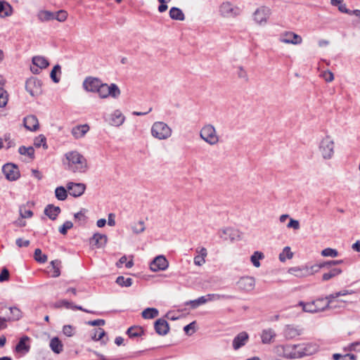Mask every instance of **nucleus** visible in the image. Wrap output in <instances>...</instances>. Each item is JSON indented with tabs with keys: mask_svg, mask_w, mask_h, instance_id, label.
<instances>
[{
	"mask_svg": "<svg viewBox=\"0 0 360 360\" xmlns=\"http://www.w3.org/2000/svg\"><path fill=\"white\" fill-rule=\"evenodd\" d=\"M277 352L283 353L288 359H300L309 356L319 350V346L315 343H303L293 345H280L276 347Z\"/></svg>",
	"mask_w": 360,
	"mask_h": 360,
	"instance_id": "f257e3e1",
	"label": "nucleus"
},
{
	"mask_svg": "<svg viewBox=\"0 0 360 360\" xmlns=\"http://www.w3.org/2000/svg\"><path fill=\"white\" fill-rule=\"evenodd\" d=\"M63 165L65 169L74 174H84L88 170L86 159L76 150L70 151L65 154Z\"/></svg>",
	"mask_w": 360,
	"mask_h": 360,
	"instance_id": "f03ea898",
	"label": "nucleus"
},
{
	"mask_svg": "<svg viewBox=\"0 0 360 360\" xmlns=\"http://www.w3.org/2000/svg\"><path fill=\"white\" fill-rule=\"evenodd\" d=\"M150 133L153 138L163 141L172 136V129L167 123L157 121L152 124Z\"/></svg>",
	"mask_w": 360,
	"mask_h": 360,
	"instance_id": "7ed1b4c3",
	"label": "nucleus"
},
{
	"mask_svg": "<svg viewBox=\"0 0 360 360\" xmlns=\"http://www.w3.org/2000/svg\"><path fill=\"white\" fill-rule=\"evenodd\" d=\"M200 137L210 146L217 145L219 141V136L215 127L211 124H205L200 131Z\"/></svg>",
	"mask_w": 360,
	"mask_h": 360,
	"instance_id": "20e7f679",
	"label": "nucleus"
},
{
	"mask_svg": "<svg viewBox=\"0 0 360 360\" xmlns=\"http://www.w3.org/2000/svg\"><path fill=\"white\" fill-rule=\"evenodd\" d=\"M335 143L330 136L323 138L319 146V150L324 160H330L334 155Z\"/></svg>",
	"mask_w": 360,
	"mask_h": 360,
	"instance_id": "39448f33",
	"label": "nucleus"
},
{
	"mask_svg": "<svg viewBox=\"0 0 360 360\" xmlns=\"http://www.w3.org/2000/svg\"><path fill=\"white\" fill-rule=\"evenodd\" d=\"M219 12L223 18H234L240 15L241 9L229 1H225L219 6Z\"/></svg>",
	"mask_w": 360,
	"mask_h": 360,
	"instance_id": "423d86ee",
	"label": "nucleus"
},
{
	"mask_svg": "<svg viewBox=\"0 0 360 360\" xmlns=\"http://www.w3.org/2000/svg\"><path fill=\"white\" fill-rule=\"evenodd\" d=\"M96 92L101 98H105L108 96L117 98L120 95V90L115 84L108 85L101 83Z\"/></svg>",
	"mask_w": 360,
	"mask_h": 360,
	"instance_id": "0eeeda50",
	"label": "nucleus"
},
{
	"mask_svg": "<svg viewBox=\"0 0 360 360\" xmlns=\"http://www.w3.org/2000/svg\"><path fill=\"white\" fill-rule=\"evenodd\" d=\"M271 15V9L266 6H261L253 13V20L257 25H262L267 22Z\"/></svg>",
	"mask_w": 360,
	"mask_h": 360,
	"instance_id": "6e6552de",
	"label": "nucleus"
},
{
	"mask_svg": "<svg viewBox=\"0 0 360 360\" xmlns=\"http://www.w3.org/2000/svg\"><path fill=\"white\" fill-rule=\"evenodd\" d=\"M2 172L7 180L13 181L18 180L20 176L18 167L13 163H6L2 167Z\"/></svg>",
	"mask_w": 360,
	"mask_h": 360,
	"instance_id": "1a4fd4ad",
	"label": "nucleus"
},
{
	"mask_svg": "<svg viewBox=\"0 0 360 360\" xmlns=\"http://www.w3.org/2000/svg\"><path fill=\"white\" fill-rule=\"evenodd\" d=\"M25 89L32 96H38L41 93V82L36 77H31L26 81Z\"/></svg>",
	"mask_w": 360,
	"mask_h": 360,
	"instance_id": "9d476101",
	"label": "nucleus"
},
{
	"mask_svg": "<svg viewBox=\"0 0 360 360\" xmlns=\"http://www.w3.org/2000/svg\"><path fill=\"white\" fill-rule=\"evenodd\" d=\"M105 120L111 126L120 127L124 123L125 117L120 110H115L111 114L105 117Z\"/></svg>",
	"mask_w": 360,
	"mask_h": 360,
	"instance_id": "9b49d317",
	"label": "nucleus"
},
{
	"mask_svg": "<svg viewBox=\"0 0 360 360\" xmlns=\"http://www.w3.org/2000/svg\"><path fill=\"white\" fill-rule=\"evenodd\" d=\"M237 285L240 291L250 292L255 287V279L252 276H243L239 279Z\"/></svg>",
	"mask_w": 360,
	"mask_h": 360,
	"instance_id": "f8f14e48",
	"label": "nucleus"
},
{
	"mask_svg": "<svg viewBox=\"0 0 360 360\" xmlns=\"http://www.w3.org/2000/svg\"><path fill=\"white\" fill-rule=\"evenodd\" d=\"M169 262L163 255L157 256L150 264V269L152 271L156 272L167 269Z\"/></svg>",
	"mask_w": 360,
	"mask_h": 360,
	"instance_id": "ddd939ff",
	"label": "nucleus"
},
{
	"mask_svg": "<svg viewBox=\"0 0 360 360\" xmlns=\"http://www.w3.org/2000/svg\"><path fill=\"white\" fill-rule=\"evenodd\" d=\"M279 41L284 44L297 45L302 42V39L292 32H285L280 35Z\"/></svg>",
	"mask_w": 360,
	"mask_h": 360,
	"instance_id": "4468645a",
	"label": "nucleus"
},
{
	"mask_svg": "<svg viewBox=\"0 0 360 360\" xmlns=\"http://www.w3.org/2000/svg\"><path fill=\"white\" fill-rule=\"evenodd\" d=\"M67 188L70 195L77 198L84 193L86 186L82 183L69 182L67 184Z\"/></svg>",
	"mask_w": 360,
	"mask_h": 360,
	"instance_id": "2eb2a0df",
	"label": "nucleus"
},
{
	"mask_svg": "<svg viewBox=\"0 0 360 360\" xmlns=\"http://www.w3.org/2000/svg\"><path fill=\"white\" fill-rule=\"evenodd\" d=\"M101 83L98 78L89 77L83 82V87L86 91L96 92Z\"/></svg>",
	"mask_w": 360,
	"mask_h": 360,
	"instance_id": "dca6fc26",
	"label": "nucleus"
},
{
	"mask_svg": "<svg viewBox=\"0 0 360 360\" xmlns=\"http://www.w3.org/2000/svg\"><path fill=\"white\" fill-rule=\"evenodd\" d=\"M276 337L275 330L271 328L262 330L260 334L261 341L264 345L271 344Z\"/></svg>",
	"mask_w": 360,
	"mask_h": 360,
	"instance_id": "f3484780",
	"label": "nucleus"
},
{
	"mask_svg": "<svg viewBox=\"0 0 360 360\" xmlns=\"http://www.w3.org/2000/svg\"><path fill=\"white\" fill-rule=\"evenodd\" d=\"M248 339H249V335L246 332L243 331V332L238 333L233 340V343H232L233 348L235 350L239 349L240 347L245 345Z\"/></svg>",
	"mask_w": 360,
	"mask_h": 360,
	"instance_id": "a211bd4d",
	"label": "nucleus"
},
{
	"mask_svg": "<svg viewBox=\"0 0 360 360\" xmlns=\"http://www.w3.org/2000/svg\"><path fill=\"white\" fill-rule=\"evenodd\" d=\"M24 127L31 131H35L39 129V124L36 116L30 115L23 120Z\"/></svg>",
	"mask_w": 360,
	"mask_h": 360,
	"instance_id": "6ab92c4d",
	"label": "nucleus"
},
{
	"mask_svg": "<svg viewBox=\"0 0 360 360\" xmlns=\"http://www.w3.org/2000/svg\"><path fill=\"white\" fill-rule=\"evenodd\" d=\"M155 332L160 335H165L169 330V326L167 321L163 319H158L154 324Z\"/></svg>",
	"mask_w": 360,
	"mask_h": 360,
	"instance_id": "aec40b11",
	"label": "nucleus"
},
{
	"mask_svg": "<svg viewBox=\"0 0 360 360\" xmlns=\"http://www.w3.org/2000/svg\"><path fill=\"white\" fill-rule=\"evenodd\" d=\"M107 240L106 235L96 233L90 238V244L96 248H101L107 243Z\"/></svg>",
	"mask_w": 360,
	"mask_h": 360,
	"instance_id": "412c9836",
	"label": "nucleus"
},
{
	"mask_svg": "<svg viewBox=\"0 0 360 360\" xmlns=\"http://www.w3.org/2000/svg\"><path fill=\"white\" fill-rule=\"evenodd\" d=\"M30 340V338L28 336L22 337L18 343L15 346V352L18 353H21L22 354H25L29 352L30 349V345L27 344V342Z\"/></svg>",
	"mask_w": 360,
	"mask_h": 360,
	"instance_id": "4be33fe9",
	"label": "nucleus"
},
{
	"mask_svg": "<svg viewBox=\"0 0 360 360\" xmlns=\"http://www.w3.org/2000/svg\"><path fill=\"white\" fill-rule=\"evenodd\" d=\"M323 301V298L318 299L315 301L310 302H300L298 305L302 307V310L305 312L316 313L317 312L316 304L321 303Z\"/></svg>",
	"mask_w": 360,
	"mask_h": 360,
	"instance_id": "5701e85b",
	"label": "nucleus"
},
{
	"mask_svg": "<svg viewBox=\"0 0 360 360\" xmlns=\"http://www.w3.org/2000/svg\"><path fill=\"white\" fill-rule=\"evenodd\" d=\"M198 255L194 257V264L197 266H202L205 263V257L207 255V251L205 248L196 249Z\"/></svg>",
	"mask_w": 360,
	"mask_h": 360,
	"instance_id": "b1692460",
	"label": "nucleus"
},
{
	"mask_svg": "<svg viewBox=\"0 0 360 360\" xmlns=\"http://www.w3.org/2000/svg\"><path fill=\"white\" fill-rule=\"evenodd\" d=\"M60 208L53 205H48L44 209V214L51 220H55L60 212Z\"/></svg>",
	"mask_w": 360,
	"mask_h": 360,
	"instance_id": "393cba45",
	"label": "nucleus"
},
{
	"mask_svg": "<svg viewBox=\"0 0 360 360\" xmlns=\"http://www.w3.org/2000/svg\"><path fill=\"white\" fill-rule=\"evenodd\" d=\"M289 274L299 278L307 277V265L302 266H295L289 269Z\"/></svg>",
	"mask_w": 360,
	"mask_h": 360,
	"instance_id": "a878e982",
	"label": "nucleus"
},
{
	"mask_svg": "<svg viewBox=\"0 0 360 360\" xmlns=\"http://www.w3.org/2000/svg\"><path fill=\"white\" fill-rule=\"evenodd\" d=\"M89 127L87 124L78 125L72 129V134L76 139L84 136L89 131Z\"/></svg>",
	"mask_w": 360,
	"mask_h": 360,
	"instance_id": "bb28decb",
	"label": "nucleus"
},
{
	"mask_svg": "<svg viewBox=\"0 0 360 360\" xmlns=\"http://www.w3.org/2000/svg\"><path fill=\"white\" fill-rule=\"evenodd\" d=\"M49 346L56 354H60L63 349V345L57 337H54L51 340Z\"/></svg>",
	"mask_w": 360,
	"mask_h": 360,
	"instance_id": "cd10ccee",
	"label": "nucleus"
},
{
	"mask_svg": "<svg viewBox=\"0 0 360 360\" xmlns=\"http://www.w3.org/2000/svg\"><path fill=\"white\" fill-rule=\"evenodd\" d=\"M169 17L172 20L183 21L185 19V15L183 11L177 7H172L169 10Z\"/></svg>",
	"mask_w": 360,
	"mask_h": 360,
	"instance_id": "c85d7f7f",
	"label": "nucleus"
},
{
	"mask_svg": "<svg viewBox=\"0 0 360 360\" xmlns=\"http://www.w3.org/2000/svg\"><path fill=\"white\" fill-rule=\"evenodd\" d=\"M12 12H13V8L8 3H7L4 1H0V16L1 17L10 16L12 14Z\"/></svg>",
	"mask_w": 360,
	"mask_h": 360,
	"instance_id": "c756f323",
	"label": "nucleus"
},
{
	"mask_svg": "<svg viewBox=\"0 0 360 360\" xmlns=\"http://www.w3.org/2000/svg\"><path fill=\"white\" fill-rule=\"evenodd\" d=\"M32 63L34 66L39 69H44L49 65V61L43 56H34L32 58Z\"/></svg>",
	"mask_w": 360,
	"mask_h": 360,
	"instance_id": "7c9ffc66",
	"label": "nucleus"
},
{
	"mask_svg": "<svg viewBox=\"0 0 360 360\" xmlns=\"http://www.w3.org/2000/svg\"><path fill=\"white\" fill-rule=\"evenodd\" d=\"M159 314V311L155 308H146L145 309L142 313V317L145 319H151L157 317Z\"/></svg>",
	"mask_w": 360,
	"mask_h": 360,
	"instance_id": "2f4dec72",
	"label": "nucleus"
},
{
	"mask_svg": "<svg viewBox=\"0 0 360 360\" xmlns=\"http://www.w3.org/2000/svg\"><path fill=\"white\" fill-rule=\"evenodd\" d=\"M236 233H234V231L231 228H226L224 229H221L219 231V236L225 240H233L235 238Z\"/></svg>",
	"mask_w": 360,
	"mask_h": 360,
	"instance_id": "473e14b6",
	"label": "nucleus"
},
{
	"mask_svg": "<svg viewBox=\"0 0 360 360\" xmlns=\"http://www.w3.org/2000/svg\"><path fill=\"white\" fill-rule=\"evenodd\" d=\"M52 277L56 278L60 275L61 262L58 259L53 260L51 262Z\"/></svg>",
	"mask_w": 360,
	"mask_h": 360,
	"instance_id": "72a5a7b5",
	"label": "nucleus"
},
{
	"mask_svg": "<svg viewBox=\"0 0 360 360\" xmlns=\"http://www.w3.org/2000/svg\"><path fill=\"white\" fill-rule=\"evenodd\" d=\"M205 297L207 302L219 300H230L234 298L232 295L220 294H208L205 295Z\"/></svg>",
	"mask_w": 360,
	"mask_h": 360,
	"instance_id": "f704fd0d",
	"label": "nucleus"
},
{
	"mask_svg": "<svg viewBox=\"0 0 360 360\" xmlns=\"http://www.w3.org/2000/svg\"><path fill=\"white\" fill-rule=\"evenodd\" d=\"M38 19L41 22L53 20V12L49 11H40L37 14Z\"/></svg>",
	"mask_w": 360,
	"mask_h": 360,
	"instance_id": "c9c22d12",
	"label": "nucleus"
},
{
	"mask_svg": "<svg viewBox=\"0 0 360 360\" xmlns=\"http://www.w3.org/2000/svg\"><path fill=\"white\" fill-rule=\"evenodd\" d=\"M342 273V270L339 268H333L329 272L325 273L322 276V280L324 281H328Z\"/></svg>",
	"mask_w": 360,
	"mask_h": 360,
	"instance_id": "e433bc0d",
	"label": "nucleus"
},
{
	"mask_svg": "<svg viewBox=\"0 0 360 360\" xmlns=\"http://www.w3.org/2000/svg\"><path fill=\"white\" fill-rule=\"evenodd\" d=\"M18 152L20 155H27L31 159H34V150L32 146L25 147L24 146H20L18 148Z\"/></svg>",
	"mask_w": 360,
	"mask_h": 360,
	"instance_id": "4c0bfd02",
	"label": "nucleus"
},
{
	"mask_svg": "<svg viewBox=\"0 0 360 360\" xmlns=\"http://www.w3.org/2000/svg\"><path fill=\"white\" fill-rule=\"evenodd\" d=\"M264 257V254L261 252L256 251L250 257L251 262L255 267L260 266L259 260Z\"/></svg>",
	"mask_w": 360,
	"mask_h": 360,
	"instance_id": "58836bf2",
	"label": "nucleus"
},
{
	"mask_svg": "<svg viewBox=\"0 0 360 360\" xmlns=\"http://www.w3.org/2000/svg\"><path fill=\"white\" fill-rule=\"evenodd\" d=\"M55 195L58 200H65L68 197L67 191L63 186H58L55 190Z\"/></svg>",
	"mask_w": 360,
	"mask_h": 360,
	"instance_id": "ea45409f",
	"label": "nucleus"
},
{
	"mask_svg": "<svg viewBox=\"0 0 360 360\" xmlns=\"http://www.w3.org/2000/svg\"><path fill=\"white\" fill-rule=\"evenodd\" d=\"M293 257V253L290 250V248L286 246L283 248L281 253L279 255V259L281 262H285L286 259H291Z\"/></svg>",
	"mask_w": 360,
	"mask_h": 360,
	"instance_id": "a19ab883",
	"label": "nucleus"
},
{
	"mask_svg": "<svg viewBox=\"0 0 360 360\" xmlns=\"http://www.w3.org/2000/svg\"><path fill=\"white\" fill-rule=\"evenodd\" d=\"M206 302H207L206 297L202 296V297H198L196 300L187 302L186 304L187 305L190 304L193 309H195L198 307H199L200 305L205 304Z\"/></svg>",
	"mask_w": 360,
	"mask_h": 360,
	"instance_id": "79ce46f5",
	"label": "nucleus"
},
{
	"mask_svg": "<svg viewBox=\"0 0 360 360\" xmlns=\"http://www.w3.org/2000/svg\"><path fill=\"white\" fill-rule=\"evenodd\" d=\"M34 145L37 148H39L41 146H43L44 148H46V149L48 148L47 144H46V139L42 134H40L39 136H38L37 137L35 138V139L34 141Z\"/></svg>",
	"mask_w": 360,
	"mask_h": 360,
	"instance_id": "37998d69",
	"label": "nucleus"
},
{
	"mask_svg": "<svg viewBox=\"0 0 360 360\" xmlns=\"http://www.w3.org/2000/svg\"><path fill=\"white\" fill-rule=\"evenodd\" d=\"M116 283L122 287H129L132 285V279L131 278H125L122 276H120L116 279Z\"/></svg>",
	"mask_w": 360,
	"mask_h": 360,
	"instance_id": "c03bdc74",
	"label": "nucleus"
},
{
	"mask_svg": "<svg viewBox=\"0 0 360 360\" xmlns=\"http://www.w3.org/2000/svg\"><path fill=\"white\" fill-rule=\"evenodd\" d=\"M322 268H325L323 262L320 263V264H315L311 266L307 265V271H308L307 276L313 275L314 274L319 271L320 269Z\"/></svg>",
	"mask_w": 360,
	"mask_h": 360,
	"instance_id": "a18cd8bd",
	"label": "nucleus"
},
{
	"mask_svg": "<svg viewBox=\"0 0 360 360\" xmlns=\"http://www.w3.org/2000/svg\"><path fill=\"white\" fill-rule=\"evenodd\" d=\"M8 95L3 86H0V108H4L6 105L8 101Z\"/></svg>",
	"mask_w": 360,
	"mask_h": 360,
	"instance_id": "49530a36",
	"label": "nucleus"
},
{
	"mask_svg": "<svg viewBox=\"0 0 360 360\" xmlns=\"http://www.w3.org/2000/svg\"><path fill=\"white\" fill-rule=\"evenodd\" d=\"M131 229L134 233L139 234L145 231L146 226L143 221H139L137 223H135L131 226Z\"/></svg>",
	"mask_w": 360,
	"mask_h": 360,
	"instance_id": "de8ad7c7",
	"label": "nucleus"
},
{
	"mask_svg": "<svg viewBox=\"0 0 360 360\" xmlns=\"http://www.w3.org/2000/svg\"><path fill=\"white\" fill-rule=\"evenodd\" d=\"M56 72H59L60 74L61 73V68L59 65H56L53 68L50 74V77L53 82L55 83H58L60 81V77L56 76Z\"/></svg>",
	"mask_w": 360,
	"mask_h": 360,
	"instance_id": "09e8293b",
	"label": "nucleus"
},
{
	"mask_svg": "<svg viewBox=\"0 0 360 360\" xmlns=\"http://www.w3.org/2000/svg\"><path fill=\"white\" fill-rule=\"evenodd\" d=\"M68 17V13L64 10H60L57 12H53V20H57L59 22H64Z\"/></svg>",
	"mask_w": 360,
	"mask_h": 360,
	"instance_id": "8fccbe9b",
	"label": "nucleus"
},
{
	"mask_svg": "<svg viewBox=\"0 0 360 360\" xmlns=\"http://www.w3.org/2000/svg\"><path fill=\"white\" fill-rule=\"evenodd\" d=\"M9 310L12 315L11 317L10 318V319H11L13 321H17V320H19L22 317V312L18 307H10Z\"/></svg>",
	"mask_w": 360,
	"mask_h": 360,
	"instance_id": "3c124183",
	"label": "nucleus"
},
{
	"mask_svg": "<svg viewBox=\"0 0 360 360\" xmlns=\"http://www.w3.org/2000/svg\"><path fill=\"white\" fill-rule=\"evenodd\" d=\"M321 254L323 257H336L338 256V252L330 248L323 249Z\"/></svg>",
	"mask_w": 360,
	"mask_h": 360,
	"instance_id": "603ef678",
	"label": "nucleus"
},
{
	"mask_svg": "<svg viewBox=\"0 0 360 360\" xmlns=\"http://www.w3.org/2000/svg\"><path fill=\"white\" fill-rule=\"evenodd\" d=\"M34 259L40 263H45L47 261V256L42 254L41 250L37 248L34 250Z\"/></svg>",
	"mask_w": 360,
	"mask_h": 360,
	"instance_id": "864d4df0",
	"label": "nucleus"
},
{
	"mask_svg": "<svg viewBox=\"0 0 360 360\" xmlns=\"http://www.w3.org/2000/svg\"><path fill=\"white\" fill-rule=\"evenodd\" d=\"M142 329L138 327H131L127 330V334L130 338H135L141 335Z\"/></svg>",
	"mask_w": 360,
	"mask_h": 360,
	"instance_id": "5fc2aeb1",
	"label": "nucleus"
},
{
	"mask_svg": "<svg viewBox=\"0 0 360 360\" xmlns=\"http://www.w3.org/2000/svg\"><path fill=\"white\" fill-rule=\"evenodd\" d=\"M73 226V224L70 221H66L60 228H59V232L65 235L68 232V231L70 229H72Z\"/></svg>",
	"mask_w": 360,
	"mask_h": 360,
	"instance_id": "6e6d98bb",
	"label": "nucleus"
},
{
	"mask_svg": "<svg viewBox=\"0 0 360 360\" xmlns=\"http://www.w3.org/2000/svg\"><path fill=\"white\" fill-rule=\"evenodd\" d=\"M285 335L288 338H292L299 335L297 330L292 326H288L285 329Z\"/></svg>",
	"mask_w": 360,
	"mask_h": 360,
	"instance_id": "4d7b16f0",
	"label": "nucleus"
},
{
	"mask_svg": "<svg viewBox=\"0 0 360 360\" xmlns=\"http://www.w3.org/2000/svg\"><path fill=\"white\" fill-rule=\"evenodd\" d=\"M20 215L22 218H30L33 215L32 211L26 210L25 206L20 207Z\"/></svg>",
	"mask_w": 360,
	"mask_h": 360,
	"instance_id": "13d9d810",
	"label": "nucleus"
},
{
	"mask_svg": "<svg viewBox=\"0 0 360 360\" xmlns=\"http://www.w3.org/2000/svg\"><path fill=\"white\" fill-rule=\"evenodd\" d=\"M63 333L68 337H72L75 333V328L71 325H65L63 328Z\"/></svg>",
	"mask_w": 360,
	"mask_h": 360,
	"instance_id": "bf43d9fd",
	"label": "nucleus"
},
{
	"mask_svg": "<svg viewBox=\"0 0 360 360\" xmlns=\"http://www.w3.org/2000/svg\"><path fill=\"white\" fill-rule=\"evenodd\" d=\"M237 75L238 78L242 79L245 82L248 80V73L241 66L238 68Z\"/></svg>",
	"mask_w": 360,
	"mask_h": 360,
	"instance_id": "052dcab7",
	"label": "nucleus"
},
{
	"mask_svg": "<svg viewBox=\"0 0 360 360\" xmlns=\"http://www.w3.org/2000/svg\"><path fill=\"white\" fill-rule=\"evenodd\" d=\"M9 277L10 274L8 270L6 267L3 268L0 273V283L8 281Z\"/></svg>",
	"mask_w": 360,
	"mask_h": 360,
	"instance_id": "680f3d73",
	"label": "nucleus"
},
{
	"mask_svg": "<svg viewBox=\"0 0 360 360\" xmlns=\"http://www.w3.org/2000/svg\"><path fill=\"white\" fill-rule=\"evenodd\" d=\"M105 335V333L104 330L102 328H98V329L95 330L94 335V336H92V338L94 340L98 341V340H101L104 337Z\"/></svg>",
	"mask_w": 360,
	"mask_h": 360,
	"instance_id": "e2e57ef3",
	"label": "nucleus"
},
{
	"mask_svg": "<svg viewBox=\"0 0 360 360\" xmlns=\"http://www.w3.org/2000/svg\"><path fill=\"white\" fill-rule=\"evenodd\" d=\"M321 77L327 82H330L334 79L333 73L329 70L323 71L321 74Z\"/></svg>",
	"mask_w": 360,
	"mask_h": 360,
	"instance_id": "0e129e2a",
	"label": "nucleus"
},
{
	"mask_svg": "<svg viewBox=\"0 0 360 360\" xmlns=\"http://www.w3.org/2000/svg\"><path fill=\"white\" fill-rule=\"evenodd\" d=\"M73 304L72 302H68L66 300H60L56 304V307H65L67 309H72Z\"/></svg>",
	"mask_w": 360,
	"mask_h": 360,
	"instance_id": "69168bd1",
	"label": "nucleus"
},
{
	"mask_svg": "<svg viewBox=\"0 0 360 360\" xmlns=\"http://www.w3.org/2000/svg\"><path fill=\"white\" fill-rule=\"evenodd\" d=\"M287 227L289 229L292 228L295 230H298L300 229V223L296 219H290V221L287 224Z\"/></svg>",
	"mask_w": 360,
	"mask_h": 360,
	"instance_id": "338daca9",
	"label": "nucleus"
},
{
	"mask_svg": "<svg viewBox=\"0 0 360 360\" xmlns=\"http://www.w3.org/2000/svg\"><path fill=\"white\" fill-rule=\"evenodd\" d=\"M86 210L85 209H82L79 212L75 214V218L78 219L79 221H85L86 220Z\"/></svg>",
	"mask_w": 360,
	"mask_h": 360,
	"instance_id": "774afa93",
	"label": "nucleus"
}]
</instances>
